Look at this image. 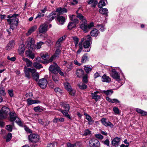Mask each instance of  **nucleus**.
Masks as SVG:
<instances>
[{
  "label": "nucleus",
  "mask_w": 147,
  "mask_h": 147,
  "mask_svg": "<svg viewBox=\"0 0 147 147\" xmlns=\"http://www.w3.org/2000/svg\"><path fill=\"white\" fill-rule=\"evenodd\" d=\"M24 71L25 75V77L28 79H30L31 78L30 73L33 79L36 81H38L39 79V74L38 72H36V70L34 68H28L26 66H25L24 67Z\"/></svg>",
  "instance_id": "1"
},
{
  "label": "nucleus",
  "mask_w": 147,
  "mask_h": 147,
  "mask_svg": "<svg viewBox=\"0 0 147 147\" xmlns=\"http://www.w3.org/2000/svg\"><path fill=\"white\" fill-rule=\"evenodd\" d=\"M18 16V14H14L13 15H9L8 16V18H9L8 19L7 21L10 25V28L12 30H13L18 25V19L16 17Z\"/></svg>",
  "instance_id": "2"
},
{
  "label": "nucleus",
  "mask_w": 147,
  "mask_h": 147,
  "mask_svg": "<svg viewBox=\"0 0 147 147\" xmlns=\"http://www.w3.org/2000/svg\"><path fill=\"white\" fill-rule=\"evenodd\" d=\"M10 111V109L8 107H3L1 111L0 110V119H5L7 118Z\"/></svg>",
  "instance_id": "3"
},
{
  "label": "nucleus",
  "mask_w": 147,
  "mask_h": 147,
  "mask_svg": "<svg viewBox=\"0 0 147 147\" xmlns=\"http://www.w3.org/2000/svg\"><path fill=\"white\" fill-rule=\"evenodd\" d=\"M29 141L32 142L36 143L39 140V136L36 134H32L28 137Z\"/></svg>",
  "instance_id": "4"
},
{
  "label": "nucleus",
  "mask_w": 147,
  "mask_h": 147,
  "mask_svg": "<svg viewBox=\"0 0 147 147\" xmlns=\"http://www.w3.org/2000/svg\"><path fill=\"white\" fill-rule=\"evenodd\" d=\"M59 68V67L58 66L57 64L54 63L53 64L50 66L49 68V69L51 73L54 74H58V71Z\"/></svg>",
  "instance_id": "5"
},
{
  "label": "nucleus",
  "mask_w": 147,
  "mask_h": 147,
  "mask_svg": "<svg viewBox=\"0 0 147 147\" xmlns=\"http://www.w3.org/2000/svg\"><path fill=\"white\" fill-rule=\"evenodd\" d=\"M80 28L85 32H88L87 22L86 19L81 20L80 23Z\"/></svg>",
  "instance_id": "6"
},
{
  "label": "nucleus",
  "mask_w": 147,
  "mask_h": 147,
  "mask_svg": "<svg viewBox=\"0 0 147 147\" xmlns=\"http://www.w3.org/2000/svg\"><path fill=\"white\" fill-rule=\"evenodd\" d=\"M64 86L65 88L69 92V94L71 96H74L75 93V91L73 90L69 83L65 82L64 83Z\"/></svg>",
  "instance_id": "7"
},
{
  "label": "nucleus",
  "mask_w": 147,
  "mask_h": 147,
  "mask_svg": "<svg viewBox=\"0 0 147 147\" xmlns=\"http://www.w3.org/2000/svg\"><path fill=\"white\" fill-rule=\"evenodd\" d=\"M35 40L33 38L31 37L28 38L25 44L28 49L32 48L34 46Z\"/></svg>",
  "instance_id": "8"
},
{
  "label": "nucleus",
  "mask_w": 147,
  "mask_h": 147,
  "mask_svg": "<svg viewBox=\"0 0 147 147\" xmlns=\"http://www.w3.org/2000/svg\"><path fill=\"white\" fill-rule=\"evenodd\" d=\"M89 144L91 147H99L100 142L97 140L92 139L89 141Z\"/></svg>",
  "instance_id": "9"
},
{
  "label": "nucleus",
  "mask_w": 147,
  "mask_h": 147,
  "mask_svg": "<svg viewBox=\"0 0 147 147\" xmlns=\"http://www.w3.org/2000/svg\"><path fill=\"white\" fill-rule=\"evenodd\" d=\"M110 74L111 76L113 78L116 80H119L120 79V76L118 73L115 69H112L110 71Z\"/></svg>",
  "instance_id": "10"
},
{
  "label": "nucleus",
  "mask_w": 147,
  "mask_h": 147,
  "mask_svg": "<svg viewBox=\"0 0 147 147\" xmlns=\"http://www.w3.org/2000/svg\"><path fill=\"white\" fill-rule=\"evenodd\" d=\"M48 25L46 23H44L41 24L39 27L38 30L39 33H43L47 30Z\"/></svg>",
  "instance_id": "11"
},
{
  "label": "nucleus",
  "mask_w": 147,
  "mask_h": 147,
  "mask_svg": "<svg viewBox=\"0 0 147 147\" xmlns=\"http://www.w3.org/2000/svg\"><path fill=\"white\" fill-rule=\"evenodd\" d=\"M47 82L45 78H42L39 80L38 82L39 86L42 88H45L47 85Z\"/></svg>",
  "instance_id": "12"
},
{
  "label": "nucleus",
  "mask_w": 147,
  "mask_h": 147,
  "mask_svg": "<svg viewBox=\"0 0 147 147\" xmlns=\"http://www.w3.org/2000/svg\"><path fill=\"white\" fill-rule=\"evenodd\" d=\"M98 94H100V92L98 91H96L91 93L92 98L95 100L96 101H97L98 99H100V95Z\"/></svg>",
  "instance_id": "13"
},
{
  "label": "nucleus",
  "mask_w": 147,
  "mask_h": 147,
  "mask_svg": "<svg viewBox=\"0 0 147 147\" xmlns=\"http://www.w3.org/2000/svg\"><path fill=\"white\" fill-rule=\"evenodd\" d=\"M58 51L56 50L55 53L52 56L49 60L48 61V62H51L54 60L55 59L57 58H58L61 53V52Z\"/></svg>",
  "instance_id": "14"
},
{
  "label": "nucleus",
  "mask_w": 147,
  "mask_h": 147,
  "mask_svg": "<svg viewBox=\"0 0 147 147\" xmlns=\"http://www.w3.org/2000/svg\"><path fill=\"white\" fill-rule=\"evenodd\" d=\"M101 121V123L106 126H109L111 127H113V125L110 122L107 121L106 118H102Z\"/></svg>",
  "instance_id": "15"
},
{
  "label": "nucleus",
  "mask_w": 147,
  "mask_h": 147,
  "mask_svg": "<svg viewBox=\"0 0 147 147\" xmlns=\"http://www.w3.org/2000/svg\"><path fill=\"white\" fill-rule=\"evenodd\" d=\"M85 39L84 38H83L81 39V41L78 44L79 49L77 52V54H79L82 51L83 49L82 46V43Z\"/></svg>",
  "instance_id": "16"
},
{
  "label": "nucleus",
  "mask_w": 147,
  "mask_h": 147,
  "mask_svg": "<svg viewBox=\"0 0 147 147\" xmlns=\"http://www.w3.org/2000/svg\"><path fill=\"white\" fill-rule=\"evenodd\" d=\"M37 28V26L35 25L31 27L28 30L26 34L27 36L30 35L32 33L34 32Z\"/></svg>",
  "instance_id": "17"
},
{
  "label": "nucleus",
  "mask_w": 147,
  "mask_h": 147,
  "mask_svg": "<svg viewBox=\"0 0 147 147\" xmlns=\"http://www.w3.org/2000/svg\"><path fill=\"white\" fill-rule=\"evenodd\" d=\"M25 54L26 56L29 58L33 59L35 57V55L34 53L30 50H28L26 51L25 52Z\"/></svg>",
  "instance_id": "18"
},
{
  "label": "nucleus",
  "mask_w": 147,
  "mask_h": 147,
  "mask_svg": "<svg viewBox=\"0 0 147 147\" xmlns=\"http://www.w3.org/2000/svg\"><path fill=\"white\" fill-rule=\"evenodd\" d=\"M120 138L118 137L115 138L112 141V145L115 147L117 146L119 144Z\"/></svg>",
  "instance_id": "19"
},
{
  "label": "nucleus",
  "mask_w": 147,
  "mask_h": 147,
  "mask_svg": "<svg viewBox=\"0 0 147 147\" xmlns=\"http://www.w3.org/2000/svg\"><path fill=\"white\" fill-rule=\"evenodd\" d=\"M27 102L28 105H29L34 104H38L41 103V102L38 100H32L30 98L27 99Z\"/></svg>",
  "instance_id": "20"
},
{
  "label": "nucleus",
  "mask_w": 147,
  "mask_h": 147,
  "mask_svg": "<svg viewBox=\"0 0 147 147\" xmlns=\"http://www.w3.org/2000/svg\"><path fill=\"white\" fill-rule=\"evenodd\" d=\"M9 120L10 121L13 122L12 124L13 125L14 123L13 121L16 120L17 117L16 114L14 112H10L9 113Z\"/></svg>",
  "instance_id": "21"
},
{
  "label": "nucleus",
  "mask_w": 147,
  "mask_h": 147,
  "mask_svg": "<svg viewBox=\"0 0 147 147\" xmlns=\"http://www.w3.org/2000/svg\"><path fill=\"white\" fill-rule=\"evenodd\" d=\"M25 45L24 44H21L20 45L18 49L20 55L22 56V55L25 50Z\"/></svg>",
  "instance_id": "22"
},
{
  "label": "nucleus",
  "mask_w": 147,
  "mask_h": 147,
  "mask_svg": "<svg viewBox=\"0 0 147 147\" xmlns=\"http://www.w3.org/2000/svg\"><path fill=\"white\" fill-rule=\"evenodd\" d=\"M100 33L99 31L96 28H93L90 32L91 36L96 37Z\"/></svg>",
  "instance_id": "23"
},
{
  "label": "nucleus",
  "mask_w": 147,
  "mask_h": 147,
  "mask_svg": "<svg viewBox=\"0 0 147 147\" xmlns=\"http://www.w3.org/2000/svg\"><path fill=\"white\" fill-rule=\"evenodd\" d=\"M76 74L77 77L81 78L84 75V70L82 69H78L76 70Z\"/></svg>",
  "instance_id": "24"
},
{
  "label": "nucleus",
  "mask_w": 147,
  "mask_h": 147,
  "mask_svg": "<svg viewBox=\"0 0 147 147\" xmlns=\"http://www.w3.org/2000/svg\"><path fill=\"white\" fill-rule=\"evenodd\" d=\"M22 60L26 62L27 65V67H31L32 65V62L29 59L27 58H25L23 57L22 58Z\"/></svg>",
  "instance_id": "25"
},
{
  "label": "nucleus",
  "mask_w": 147,
  "mask_h": 147,
  "mask_svg": "<svg viewBox=\"0 0 147 147\" xmlns=\"http://www.w3.org/2000/svg\"><path fill=\"white\" fill-rule=\"evenodd\" d=\"M57 19L59 22L58 24L59 25H62L65 22V18L62 16L58 17Z\"/></svg>",
  "instance_id": "26"
},
{
  "label": "nucleus",
  "mask_w": 147,
  "mask_h": 147,
  "mask_svg": "<svg viewBox=\"0 0 147 147\" xmlns=\"http://www.w3.org/2000/svg\"><path fill=\"white\" fill-rule=\"evenodd\" d=\"M87 53L84 54L82 57L81 62L82 63H85L88 60V58L87 56Z\"/></svg>",
  "instance_id": "27"
},
{
  "label": "nucleus",
  "mask_w": 147,
  "mask_h": 147,
  "mask_svg": "<svg viewBox=\"0 0 147 147\" xmlns=\"http://www.w3.org/2000/svg\"><path fill=\"white\" fill-rule=\"evenodd\" d=\"M99 12L101 14L104 15L106 16H108V11L107 8H100L99 10Z\"/></svg>",
  "instance_id": "28"
},
{
  "label": "nucleus",
  "mask_w": 147,
  "mask_h": 147,
  "mask_svg": "<svg viewBox=\"0 0 147 147\" xmlns=\"http://www.w3.org/2000/svg\"><path fill=\"white\" fill-rule=\"evenodd\" d=\"M56 13L58 12V14H62L64 13L67 12V10L66 9L64 8H59L56 9Z\"/></svg>",
  "instance_id": "29"
},
{
  "label": "nucleus",
  "mask_w": 147,
  "mask_h": 147,
  "mask_svg": "<svg viewBox=\"0 0 147 147\" xmlns=\"http://www.w3.org/2000/svg\"><path fill=\"white\" fill-rule=\"evenodd\" d=\"M102 81L103 82H110L111 80L110 78L107 76H106L105 75H103L102 77Z\"/></svg>",
  "instance_id": "30"
},
{
  "label": "nucleus",
  "mask_w": 147,
  "mask_h": 147,
  "mask_svg": "<svg viewBox=\"0 0 147 147\" xmlns=\"http://www.w3.org/2000/svg\"><path fill=\"white\" fill-rule=\"evenodd\" d=\"M44 42L42 41H40L36 43L35 46L34 48L36 49H40L41 48L42 45H44Z\"/></svg>",
  "instance_id": "31"
},
{
  "label": "nucleus",
  "mask_w": 147,
  "mask_h": 147,
  "mask_svg": "<svg viewBox=\"0 0 147 147\" xmlns=\"http://www.w3.org/2000/svg\"><path fill=\"white\" fill-rule=\"evenodd\" d=\"M76 27V24L74 23H73L72 22H69L67 26V28L68 29L71 30Z\"/></svg>",
  "instance_id": "32"
},
{
  "label": "nucleus",
  "mask_w": 147,
  "mask_h": 147,
  "mask_svg": "<svg viewBox=\"0 0 147 147\" xmlns=\"http://www.w3.org/2000/svg\"><path fill=\"white\" fill-rule=\"evenodd\" d=\"M57 13L56 12H52L49 16V19L52 20H53L56 16Z\"/></svg>",
  "instance_id": "33"
},
{
  "label": "nucleus",
  "mask_w": 147,
  "mask_h": 147,
  "mask_svg": "<svg viewBox=\"0 0 147 147\" xmlns=\"http://www.w3.org/2000/svg\"><path fill=\"white\" fill-rule=\"evenodd\" d=\"M136 111L138 113L140 114L142 116H145L147 115V112H146L141 109L137 108L136 109Z\"/></svg>",
  "instance_id": "34"
},
{
  "label": "nucleus",
  "mask_w": 147,
  "mask_h": 147,
  "mask_svg": "<svg viewBox=\"0 0 147 147\" xmlns=\"http://www.w3.org/2000/svg\"><path fill=\"white\" fill-rule=\"evenodd\" d=\"M84 69L87 74L89 73L92 70V68L90 67L88 65H85L84 66Z\"/></svg>",
  "instance_id": "35"
},
{
  "label": "nucleus",
  "mask_w": 147,
  "mask_h": 147,
  "mask_svg": "<svg viewBox=\"0 0 147 147\" xmlns=\"http://www.w3.org/2000/svg\"><path fill=\"white\" fill-rule=\"evenodd\" d=\"M33 65L34 67L37 69H40L42 67L41 64L37 62L34 63Z\"/></svg>",
  "instance_id": "36"
},
{
  "label": "nucleus",
  "mask_w": 147,
  "mask_h": 147,
  "mask_svg": "<svg viewBox=\"0 0 147 147\" xmlns=\"http://www.w3.org/2000/svg\"><path fill=\"white\" fill-rule=\"evenodd\" d=\"M76 13H77V17L79 18L80 20H82L84 19H86L85 18H84L81 13L78 12V11H77Z\"/></svg>",
  "instance_id": "37"
},
{
  "label": "nucleus",
  "mask_w": 147,
  "mask_h": 147,
  "mask_svg": "<svg viewBox=\"0 0 147 147\" xmlns=\"http://www.w3.org/2000/svg\"><path fill=\"white\" fill-rule=\"evenodd\" d=\"M105 5L104 0H101L98 4V6L99 7L101 8L103 6H105Z\"/></svg>",
  "instance_id": "38"
},
{
  "label": "nucleus",
  "mask_w": 147,
  "mask_h": 147,
  "mask_svg": "<svg viewBox=\"0 0 147 147\" xmlns=\"http://www.w3.org/2000/svg\"><path fill=\"white\" fill-rule=\"evenodd\" d=\"M102 93L105 94L107 95H111L113 93V91L112 90H104Z\"/></svg>",
  "instance_id": "39"
},
{
  "label": "nucleus",
  "mask_w": 147,
  "mask_h": 147,
  "mask_svg": "<svg viewBox=\"0 0 147 147\" xmlns=\"http://www.w3.org/2000/svg\"><path fill=\"white\" fill-rule=\"evenodd\" d=\"M66 66L67 68V71H70L73 68V64L71 63H69L67 64Z\"/></svg>",
  "instance_id": "40"
},
{
  "label": "nucleus",
  "mask_w": 147,
  "mask_h": 147,
  "mask_svg": "<svg viewBox=\"0 0 147 147\" xmlns=\"http://www.w3.org/2000/svg\"><path fill=\"white\" fill-rule=\"evenodd\" d=\"M65 36H63L59 39H58V40L56 42V44L58 45H61L60 43L62 42L63 40H65Z\"/></svg>",
  "instance_id": "41"
},
{
  "label": "nucleus",
  "mask_w": 147,
  "mask_h": 147,
  "mask_svg": "<svg viewBox=\"0 0 147 147\" xmlns=\"http://www.w3.org/2000/svg\"><path fill=\"white\" fill-rule=\"evenodd\" d=\"M83 47L85 49H87L89 47L90 45V43L89 41H86L83 43Z\"/></svg>",
  "instance_id": "42"
},
{
  "label": "nucleus",
  "mask_w": 147,
  "mask_h": 147,
  "mask_svg": "<svg viewBox=\"0 0 147 147\" xmlns=\"http://www.w3.org/2000/svg\"><path fill=\"white\" fill-rule=\"evenodd\" d=\"M68 111H65L63 110V111L62 112V113L63 115L67 118L71 119V118L70 115L68 114L67 113Z\"/></svg>",
  "instance_id": "43"
},
{
  "label": "nucleus",
  "mask_w": 147,
  "mask_h": 147,
  "mask_svg": "<svg viewBox=\"0 0 147 147\" xmlns=\"http://www.w3.org/2000/svg\"><path fill=\"white\" fill-rule=\"evenodd\" d=\"M86 119L88 121L89 124H92L93 123V121L91 117L89 115L87 116L86 117Z\"/></svg>",
  "instance_id": "44"
},
{
  "label": "nucleus",
  "mask_w": 147,
  "mask_h": 147,
  "mask_svg": "<svg viewBox=\"0 0 147 147\" xmlns=\"http://www.w3.org/2000/svg\"><path fill=\"white\" fill-rule=\"evenodd\" d=\"M74 16H73L72 17H70V19L72 22L76 24L79 22V21L77 18H74Z\"/></svg>",
  "instance_id": "45"
},
{
  "label": "nucleus",
  "mask_w": 147,
  "mask_h": 147,
  "mask_svg": "<svg viewBox=\"0 0 147 147\" xmlns=\"http://www.w3.org/2000/svg\"><path fill=\"white\" fill-rule=\"evenodd\" d=\"M16 122L20 126H22L23 125V123L21 121L20 119L18 117H17L16 118Z\"/></svg>",
  "instance_id": "46"
},
{
  "label": "nucleus",
  "mask_w": 147,
  "mask_h": 147,
  "mask_svg": "<svg viewBox=\"0 0 147 147\" xmlns=\"http://www.w3.org/2000/svg\"><path fill=\"white\" fill-rule=\"evenodd\" d=\"M78 86L79 88L82 89H86L87 88V86L85 84H78Z\"/></svg>",
  "instance_id": "47"
},
{
  "label": "nucleus",
  "mask_w": 147,
  "mask_h": 147,
  "mask_svg": "<svg viewBox=\"0 0 147 147\" xmlns=\"http://www.w3.org/2000/svg\"><path fill=\"white\" fill-rule=\"evenodd\" d=\"M34 110L35 112H41L43 111L42 109L40 108L39 106L34 107Z\"/></svg>",
  "instance_id": "48"
},
{
  "label": "nucleus",
  "mask_w": 147,
  "mask_h": 147,
  "mask_svg": "<svg viewBox=\"0 0 147 147\" xmlns=\"http://www.w3.org/2000/svg\"><path fill=\"white\" fill-rule=\"evenodd\" d=\"M12 138L11 134L10 133H9L7 135V137L6 140V141L7 142H8L11 140Z\"/></svg>",
  "instance_id": "49"
},
{
  "label": "nucleus",
  "mask_w": 147,
  "mask_h": 147,
  "mask_svg": "<svg viewBox=\"0 0 147 147\" xmlns=\"http://www.w3.org/2000/svg\"><path fill=\"white\" fill-rule=\"evenodd\" d=\"M62 106L65 109V111H69L70 109V107L68 104H63V105Z\"/></svg>",
  "instance_id": "50"
},
{
  "label": "nucleus",
  "mask_w": 147,
  "mask_h": 147,
  "mask_svg": "<svg viewBox=\"0 0 147 147\" xmlns=\"http://www.w3.org/2000/svg\"><path fill=\"white\" fill-rule=\"evenodd\" d=\"M52 79L55 82L58 81L59 79L57 74H54L52 75Z\"/></svg>",
  "instance_id": "51"
},
{
  "label": "nucleus",
  "mask_w": 147,
  "mask_h": 147,
  "mask_svg": "<svg viewBox=\"0 0 147 147\" xmlns=\"http://www.w3.org/2000/svg\"><path fill=\"white\" fill-rule=\"evenodd\" d=\"M97 27L98 28H99L100 29L102 32L104 31L105 29L104 26L102 25L98 24L97 25Z\"/></svg>",
  "instance_id": "52"
},
{
  "label": "nucleus",
  "mask_w": 147,
  "mask_h": 147,
  "mask_svg": "<svg viewBox=\"0 0 147 147\" xmlns=\"http://www.w3.org/2000/svg\"><path fill=\"white\" fill-rule=\"evenodd\" d=\"M113 111L115 114H119L120 113L119 110L117 107H114L113 108Z\"/></svg>",
  "instance_id": "53"
},
{
  "label": "nucleus",
  "mask_w": 147,
  "mask_h": 147,
  "mask_svg": "<svg viewBox=\"0 0 147 147\" xmlns=\"http://www.w3.org/2000/svg\"><path fill=\"white\" fill-rule=\"evenodd\" d=\"M88 75H85L84 76L83 78L82 81L83 82L86 83L88 82Z\"/></svg>",
  "instance_id": "54"
},
{
  "label": "nucleus",
  "mask_w": 147,
  "mask_h": 147,
  "mask_svg": "<svg viewBox=\"0 0 147 147\" xmlns=\"http://www.w3.org/2000/svg\"><path fill=\"white\" fill-rule=\"evenodd\" d=\"M41 57L43 59L45 60H46L49 57V56L47 54L41 55Z\"/></svg>",
  "instance_id": "55"
},
{
  "label": "nucleus",
  "mask_w": 147,
  "mask_h": 147,
  "mask_svg": "<svg viewBox=\"0 0 147 147\" xmlns=\"http://www.w3.org/2000/svg\"><path fill=\"white\" fill-rule=\"evenodd\" d=\"M6 129L9 131H11L12 129L11 126L10 125H6Z\"/></svg>",
  "instance_id": "56"
},
{
  "label": "nucleus",
  "mask_w": 147,
  "mask_h": 147,
  "mask_svg": "<svg viewBox=\"0 0 147 147\" xmlns=\"http://www.w3.org/2000/svg\"><path fill=\"white\" fill-rule=\"evenodd\" d=\"M90 131L88 129H86L84 131L83 135L86 136L90 134Z\"/></svg>",
  "instance_id": "57"
},
{
  "label": "nucleus",
  "mask_w": 147,
  "mask_h": 147,
  "mask_svg": "<svg viewBox=\"0 0 147 147\" xmlns=\"http://www.w3.org/2000/svg\"><path fill=\"white\" fill-rule=\"evenodd\" d=\"M44 16V14L41 12L40 11L37 15V16L35 18V19H36L38 18H41L43 17Z\"/></svg>",
  "instance_id": "58"
},
{
  "label": "nucleus",
  "mask_w": 147,
  "mask_h": 147,
  "mask_svg": "<svg viewBox=\"0 0 147 147\" xmlns=\"http://www.w3.org/2000/svg\"><path fill=\"white\" fill-rule=\"evenodd\" d=\"M8 94L11 97H12L14 96L13 90H8Z\"/></svg>",
  "instance_id": "59"
},
{
  "label": "nucleus",
  "mask_w": 147,
  "mask_h": 147,
  "mask_svg": "<svg viewBox=\"0 0 147 147\" xmlns=\"http://www.w3.org/2000/svg\"><path fill=\"white\" fill-rule=\"evenodd\" d=\"M73 39L74 43H78L79 42V39L78 38L74 36L73 37Z\"/></svg>",
  "instance_id": "60"
},
{
  "label": "nucleus",
  "mask_w": 147,
  "mask_h": 147,
  "mask_svg": "<svg viewBox=\"0 0 147 147\" xmlns=\"http://www.w3.org/2000/svg\"><path fill=\"white\" fill-rule=\"evenodd\" d=\"M56 50L58 51H58H61V45H58L56 44Z\"/></svg>",
  "instance_id": "61"
},
{
  "label": "nucleus",
  "mask_w": 147,
  "mask_h": 147,
  "mask_svg": "<svg viewBox=\"0 0 147 147\" xmlns=\"http://www.w3.org/2000/svg\"><path fill=\"white\" fill-rule=\"evenodd\" d=\"M95 137L97 138L102 140L103 138V137L100 134H97L95 135Z\"/></svg>",
  "instance_id": "62"
},
{
  "label": "nucleus",
  "mask_w": 147,
  "mask_h": 147,
  "mask_svg": "<svg viewBox=\"0 0 147 147\" xmlns=\"http://www.w3.org/2000/svg\"><path fill=\"white\" fill-rule=\"evenodd\" d=\"M120 101L117 99H112V102H111L112 103H115L117 104L120 103Z\"/></svg>",
  "instance_id": "63"
},
{
  "label": "nucleus",
  "mask_w": 147,
  "mask_h": 147,
  "mask_svg": "<svg viewBox=\"0 0 147 147\" xmlns=\"http://www.w3.org/2000/svg\"><path fill=\"white\" fill-rule=\"evenodd\" d=\"M13 47L11 45H10L9 44H8L6 47L7 50H9L11 49Z\"/></svg>",
  "instance_id": "64"
}]
</instances>
